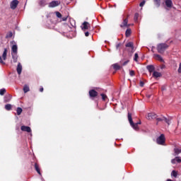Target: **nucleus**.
Segmentation results:
<instances>
[{
	"instance_id": "nucleus-43",
	"label": "nucleus",
	"mask_w": 181,
	"mask_h": 181,
	"mask_svg": "<svg viewBox=\"0 0 181 181\" xmlns=\"http://www.w3.org/2000/svg\"><path fill=\"white\" fill-rule=\"evenodd\" d=\"M176 161L177 163H181V159L180 158V157H176Z\"/></svg>"
},
{
	"instance_id": "nucleus-7",
	"label": "nucleus",
	"mask_w": 181,
	"mask_h": 181,
	"mask_svg": "<svg viewBox=\"0 0 181 181\" xmlns=\"http://www.w3.org/2000/svg\"><path fill=\"white\" fill-rule=\"evenodd\" d=\"M98 95V92H97L94 89H91L89 90V96L90 98H95Z\"/></svg>"
},
{
	"instance_id": "nucleus-4",
	"label": "nucleus",
	"mask_w": 181,
	"mask_h": 181,
	"mask_svg": "<svg viewBox=\"0 0 181 181\" xmlns=\"http://www.w3.org/2000/svg\"><path fill=\"white\" fill-rule=\"evenodd\" d=\"M166 141V139L165 138V134H160L158 138L156 139V142L158 145H163Z\"/></svg>"
},
{
	"instance_id": "nucleus-26",
	"label": "nucleus",
	"mask_w": 181,
	"mask_h": 181,
	"mask_svg": "<svg viewBox=\"0 0 181 181\" xmlns=\"http://www.w3.org/2000/svg\"><path fill=\"white\" fill-rule=\"evenodd\" d=\"M153 1L157 8L160 6V0H153Z\"/></svg>"
},
{
	"instance_id": "nucleus-51",
	"label": "nucleus",
	"mask_w": 181,
	"mask_h": 181,
	"mask_svg": "<svg viewBox=\"0 0 181 181\" xmlns=\"http://www.w3.org/2000/svg\"><path fill=\"white\" fill-rule=\"evenodd\" d=\"M40 93H43V87H41V88H40Z\"/></svg>"
},
{
	"instance_id": "nucleus-20",
	"label": "nucleus",
	"mask_w": 181,
	"mask_h": 181,
	"mask_svg": "<svg viewBox=\"0 0 181 181\" xmlns=\"http://www.w3.org/2000/svg\"><path fill=\"white\" fill-rule=\"evenodd\" d=\"M11 100H12V95H7L4 97V101L6 103H9Z\"/></svg>"
},
{
	"instance_id": "nucleus-36",
	"label": "nucleus",
	"mask_w": 181,
	"mask_h": 181,
	"mask_svg": "<svg viewBox=\"0 0 181 181\" xmlns=\"http://www.w3.org/2000/svg\"><path fill=\"white\" fill-rule=\"evenodd\" d=\"M139 57V56L138 55V53H135L134 54V62H138Z\"/></svg>"
},
{
	"instance_id": "nucleus-27",
	"label": "nucleus",
	"mask_w": 181,
	"mask_h": 181,
	"mask_svg": "<svg viewBox=\"0 0 181 181\" xmlns=\"http://www.w3.org/2000/svg\"><path fill=\"white\" fill-rule=\"evenodd\" d=\"M5 108L7 111H11L12 110V105L7 104L5 105Z\"/></svg>"
},
{
	"instance_id": "nucleus-12",
	"label": "nucleus",
	"mask_w": 181,
	"mask_h": 181,
	"mask_svg": "<svg viewBox=\"0 0 181 181\" xmlns=\"http://www.w3.org/2000/svg\"><path fill=\"white\" fill-rule=\"evenodd\" d=\"M112 67H113L114 70H115L116 71L118 70H121V69H122V66H121L119 64H118V63L113 64L112 65Z\"/></svg>"
},
{
	"instance_id": "nucleus-49",
	"label": "nucleus",
	"mask_w": 181,
	"mask_h": 181,
	"mask_svg": "<svg viewBox=\"0 0 181 181\" xmlns=\"http://www.w3.org/2000/svg\"><path fill=\"white\" fill-rule=\"evenodd\" d=\"M67 16L66 17H63L62 19L63 21V22H66V21H67Z\"/></svg>"
},
{
	"instance_id": "nucleus-16",
	"label": "nucleus",
	"mask_w": 181,
	"mask_h": 181,
	"mask_svg": "<svg viewBox=\"0 0 181 181\" xmlns=\"http://www.w3.org/2000/svg\"><path fill=\"white\" fill-rule=\"evenodd\" d=\"M11 54H18V45H13L11 47Z\"/></svg>"
},
{
	"instance_id": "nucleus-33",
	"label": "nucleus",
	"mask_w": 181,
	"mask_h": 181,
	"mask_svg": "<svg viewBox=\"0 0 181 181\" xmlns=\"http://www.w3.org/2000/svg\"><path fill=\"white\" fill-rule=\"evenodd\" d=\"M138 18H139V13H136L134 14V18L135 22L138 21Z\"/></svg>"
},
{
	"instance_id": "nucleus-3",
	"label": "nucleus",
	"mask_w": 181,
	"mask_h": 181,
	"mask_svg": "<svg viewBox=\"0 0 181 181\" xmlns=\"http://www.w3.org/2000/svg\"><path fill=\"white\" fill-rule=\"evenodd\" d=\"M127 118L131 127H132L134 129H139V127H138V123H134V121L132 120V114L131 112H128Z\"/></svg>"
},
{
	"instance_id": "nucleus-10",
	"label": "nucleus",
	"mask_w": 181,
	"mask_h": 181,
	"mask_svg": "<svg viewBox=\"0 0 181 181\" xmlns=\"http://www.w3.org/2000/svg\"><path fill=\"white\" fill-rule=\"evenodd\" d=\"M146 118L147 119H156L158 115L155 113H148Z\"/></svg>"
},
{
	"instance_id": "nucleus-28",
	"label": "nucleus",
	"mask_w": 181,
	"mask_h": 181,
	"mask_svg": "<svg viewBox=\"0 0 181 181\" xmlns=\"http://www.w3.org/2000/svg\"><path fill=\"white\" fill-rule=\"evenodd\" d=\"M12 36H13V34L12 33V32L10 31L6 34V39H11Z\"/></svg>"
},
{
	"instance_id": "nucleus-48",
	"label": "nucleus",
	"mask_w": 181,
	"mask_h": 181,
	"mask_svg": "<svg viewBox=\"0 0 181 181\" xmlns=\"http://www.w3.org/2000/svg\"><path fill=\"white\" fill-rule=\"evenodd\" d=\"M121 45H122L121 43H118L117 45H116V49L121 47Z\"/></svg>"
},
{
	"instance_id": "nucleus-34",
	"label": "nucleus",
	"mask_w": 181,
	"mask_h": 181,
	"mask_svg": "<svg viewBox=\"0 0 181 181\" xmlns=\"http://www.w3.org/2000/svg\"><path fill=\"white\" fill-rule=\"evenodd\" d=\"M5 93H6V89L2 88L0 90V95H4V94H5Z\"/></svg>"
},
{
	"instance_id": "nucleus-18",
	"label": "nucleus",
	"mask_w": 181,
	"mask_h": 181,
	"mask_svg": "<svg viewBox=\"0 0 181 181\" xmlns=\"http://www.w3.org/2000/svg\"><path fill=\"white\" fill-rule=\"evenodd\" d=\"M13 63L18 62V54H11Z\"/></svg>"
},
{
	"instance_id": "nucleus-13",
	"label": "nucleus",
	"mask_w": 181,
	"mask_h": 181,
	"mask_svg": "<svg viewBox=\"0 0 181 181\" xmlns=\"http://www.w3.org/2000/svg\"><path fill=\"white\" fill-rule=\"evenodd\" d=\"M165 6L167 8H172L173 6V3L172 2V0H165Z\"/></svg>"
},
{
	"instance_id": "nucleus-15",
	"label": "nucleus",
	"mask_w": 181,
	"mask_h": 181,
	"mask_svg": "<svg viewBox=\"0 0 181 181\" xmlns=\"http://www.w3.org/2000/svg\"><path fill=\"white\" fill-rule=\"evenodd\" d=\"M35 169L37 173H38V175L42 176V173H40V168L39 167V164H37V163H35Z\"/></svg>"
},
{
	"instance_id": "nucleus-39",
	"label": "nucleus",
	"mask_w": 181,
	"mask_h": 181,
	"mask_svg": "<svg viewBox=\"0 0 181 181\" xmlns=\"http://www.w3.org/2000/svg\"><path fill=\"white\" fill-rule=\"evenodd\" d=\"M55 14H56V16H57L58 18H62V13H60V12H59V11H56L55 12Z\"/></svg>"
},
{
	"instance_id": "nucleus-40",
	"label": "nucleus",
	"mask_w": 181,
	"mask_h": 181,
	"mask_svg": "<svg viewBox=\"0 0 181 181\" xmlns=\"http://www.w3.org/2000/svg\"><path fill=\"white\" fill-rule=\"evenodd\" d=\"M129 62V59L128 58V56H127V60L125 61L122 66H127L128 62Z\"/></svg>"
},
{
	"instance_id": "nucleus-31",
	"label": "nucleus",
	"mask_w": 181,
	"mask_h": 181,
	"mask_svg": "<svg viewBox=\"0 0 181 181\" xmlns=\"http://www.w3.org/2000/svg\"><path fill=\"white\" fill-rule=\"evenodd\" d=\"M100 95L102 97L103 101H105L107 100V95H105L104 93H101Z\"/></svg>"
},
{
	"instance_id": "nucleus-14",
	"label": "nucleus",
	"mask_w": 181,
	"mask_h": 181,
	"mask_svg": "<svg viewBox=\"0 0 181 181\" xmlns=\"http://www.w3.org/2000/svg\"><path fill=\"white\" fill-rule=\"evenodd\" d=\"M146 69L148 70L149 73H153V71H155V66L153 65H148Z\"/></svg>"
},
{
	"instance_id": "nucleus-52",
	"label": "nucleus",
	"mask_w": 181,
	"mask_h": 181,
	"mask_svg": "<svg viewBox=\"0 0 181 181\" xmlns=\"http://www.w3.org/2000/svg\"><path fill=\"white\" fill-rule=\"evenodd\" d=\"M138 125H141V122H137Z\"/></svg>"
},
{
	"instance_id": "nucleus-5",
	"label": "nucleus",
	"mask_w": 181,
	"mask_h": 181,
	"mask_svg": "<svg viewBox=\"0 0 181 181\" xmlns=\"http://www.w3.org/2000/svg\"><path fill=\"white\" fill-rule=\"evenodd\" d=\"M18 5H19V1L18 0H13L10 4L11 9H16L18 8Z\"/></svg>"
},
{
	"instance_id": "nucleus-9",
	"label": "nucleus",
	"mask_w": 181,
	"mask_h": 181,
	"mask_svg": "<svg viewBox=\"0 0 181 181\" xmlns=\"http://www.w3.org/2000/svg\"><path fill=\"white\" fill-rule=\"evenodd\" d=\"M60 5V3L57 1H52L49 3V8H56V6H59Z\"/></svg>"
},
{
	"instance_id": "nucleus-6",
	"label": "nucleus",
	"mask_w": 181,
	"mask_h": 181,
	"mask_svg": "<svg viewBox=\"0 0 181 181\" xmlns=\"http://www.w3.org/2000/svg\"><path fill=\"white\" fill-rule=\"evenodd\" d=\"M128 16L123 19L122 23L120 24V28H129L131 26V24H128Z\"/></svg>"
},
{
	"instance_id": "nucleus-46",
	"label": "nucleus",
	"mask_w": 181,
	"mask_h": 181,
	"mask_svg": "<svg viewBox=\"0 0 181 181\" xmlns=\"http://www.w3.org/2000/svg\"><path fill=\"white\" fill-rule=\"evenodd\" d=\"M178 73H181V63L179 64V68H178V70H177Z\"/></svg>"
},
{
	"instance_id": "nucleus-45",
	"label": "nucleus",
	"mask_w": 181,
	"mask_h": 181,
	"mask_svg": "<svg viewBox=\"0 0 181 181\" xmlns=\"http://www.w3.org/2000/svg\"><path fill=\"white\" fill-rule=\"evenodd\" d=\"M0 63L1 64L5 65V62L2 61V57H0Z\"/></svg>"
},
{
	"instance_id": "nucleus-11",
	"label": "nucleus",
	"mask_w": 181,
	"mask_h": 181,
	"mask_svg": "<svg viewBox=\"0 0 181 181\" xmlns=\"http://www.w3.org/2000/svg\"><path fill=\"white\" fill-rule=\"evenodd\" d=\"M21 129L23 132H32V129L29 126H21Z\"/></svg>"
},
{
	"instance_id": "nucleus-8",
	"label": "nucleus",
	"mask_w": 181,
	"mask_h": 181,
	"mask_svg": "<svg viewBox=\"0 0 181 181\" xmlns=\"http://www.w3.org/2000/svg\"><path fill=\"white\" fill-rule=\"evenodd\" d=\"M82 25H83V26L81 27L82 30H88L89 28H91V25L87 21H84Z\"/></svg>"
},
{
	"instance_id": "nucleus-44",
	"label": "nucleus",
	"mask_w": 181,
	"mask_h": 181,
	"mask_svg": "<svg viewBox=\"0 0 181 181\" xmlns=\"http://www.w3.org/2000/svg\"><path fill=\"white\" fill-rule=\"evenodd\" d=\"M139 86H140V87H144V86H145V83H144V81H141Z\"/></svg>"
},
{
	"instance_id": "nucleus-23",
	"label": "nucleus",
	"mask_w": 181,
	"mask_h": 181,
	"mask_svg": "<svg viewBox=\"0 0 181 181\" xmlns=\"http://www.w3.org/2000/svg\"><path fill=\"white\" fill-rule=\"evenodd\" d=\"M131 33H132L131 28H128L125 33L126 37H129L131 36Z\"/></svg>"
},
{
	"instance_id": "nucleus-47",
	"label": "nucleus",
	"mask_w": 181,
	"mask_h": 181,
	"mask_svg": "<svg viewBox=\"0 0 181 181\" xmlns=\"http://www.w3.org/2000/svg\"><path fill=\"white\" fill-rule=\"evenodd\" d=\"M160 69H161V70H163V69H166V66L165 64H162L160 66Z\"/></svg>"
},
{
	"instance_id": "nucleus-19",
	"label": "nucleus",
	"mask_w": 181,
	"mask_h": 181,
	"mask_svg": "<svg viewBox=\"0 0 181 181\" xmlns=\"http://www.w3.org/2000/svg\"><path fill=\"white\" fill-rule=\"evenodd\" d=\"M153 77H156V78H158V77H162V74L154 71L153 73Z\"/></svg>"
},
{
	"instance_id": "nucleus-24",
	"label": "nucleus",
	"mask_w": 181,
	"mask_h": 181,
	"mask_svg": "<svg viewBox=\"0 0 181 181\" xmlns=\"http://www.w3.org/2000/svg\"><path fill=\"white\" fill-rule=\"evenodd\" d=\"M39 5L40 6H46V0H40Z\"/></svg>"
},
{
	"instance_id": "nucleus-37",
	"label": "nucleus",
	"mask_w": 181,
	"mask_h": 181,
	"mask_svg": "<svg viewBox=\"0 0 181 181\" xmlns=\"http://www.w3.org/2000/svg\"><path fill=\"white\" fill-rule=\"evenodd\" d=\"M129 76H131V77H134V76H135V71L129 70Z\"/></svg>"
},
{
	"instance_id": "nucleus-30",
	"label": "nucleus",
	"mask_w": 181,
	"mask_h": 181,
	"mask_svg": "<svg viewBox=\"0 0 181 181\" xmlns=\"http://www.w3.org/2000/svg\"><path fill=\"white\" fill-rule=\"evenodd\" d=\"M171 176H173V177H177V171L173 170L171 173Z\"/></svg>"
},
{
	"instance_id": "nucleus-29",
	"label": "nucleus",
	"mask_w": 181,
	"mask_h": 181,
	"mask_svg": "<svg viewBox=\"0 0 181 181\" xmlns=\"http://www.w3.org/2000/svg\"><path fill=\"white\" fill-rule=\"evenodd\" d=\"M22 111H23V110H22L21 107H18L16 110L17 115H21V114H22Z\"/></svg>"
},
{
	"instance_id": "nucleus-21",
	"label": "nucleus",
	"mask_w": 181,
	"mask_h": 181,
	"mask_svg": "<svg viewBox=\"0 0 181 181\" xmlns=\"http://www.w3.org/2000/svg\"><path fill=\"white\" fill-rule=\"evenodd\" d=\"M8 54V49L6 48L4 49V51L2 54L3 60H6V56Z\"/></svg>"
},
{
	"instance_id": "nucleus-38",
	"label": "nucleus",
	"mask_w": 181,
	"mask_h": 181,
	"mask_svg": "<svg viewBox=\"0 0 181 181\" xmlns=\"http://www.w3.org/2000/svg\"><path fill=\"white\" fill-rule=\"evenodd\" d=\"M156 119L157 122H160L162 121H164L165 119H163V117H156Z\"/></svg>"
},
{
	"instance_id": "nucleus-50",
	"label": "nucleus",
	"mask_w": 181,
	"mask_h": 181,
	"mask_svg": "<svg viewBox=\"0 0 181 181\" xmlns=\"http://www.w3.org/2000/svg\"><path fill=\"white\" fill-rule=\"evenodd\" d=\"M85 36H86V37L90 36V33L86 32V33H85Z\"/></svg>"
},
{
	"instance_id": "nucleus-42",
	"label": "nucleus",
	"mask_w": 181,
	"mask_h": 181,
	"mask_svg": "<svg viewBox=\"0 0 181 181\" xmlns=\"http://www.w3.org/2000/svg\"><path fill=\"white\" fill-rule=\"evenodd\" d=\"M176 157L175 158H173V159H172L171 160V163H173V165H175V164H176Z\"/></svg>"
},
{
	"instance_id": "nucleus-41",
	"label": "nucleus",
	"mask_w": 181,
	"mask_h": 181,
	"mask_svg": "<svg viewBox=\"0 0 181 181\" xmlns=\"http://www.w3.org/2000/svg\"><path fill=\"white\" fill-rule=\"evenodd\" d=\"M146 1H145V0H144L143 1H141L140 4H139V6L142 7L144 6V5H145Z\"/></svg>"
},
{
	"instance_id": "nucleus-22",
	"label": "nucleus",
	"mask_w": 181,
	"mask_h": 181,
	"mask_svg": "<svg viewBox=\"0 0 181 181\" xmlns=\"http://www.w3.org/2000/svg\"><path fill=\"white\" fill-rule=\"evenodd\" d=\"M154 57L155 59H156V60H158L159 62H163V59L159 54H154Z\"/></svg>"
},
{
	"instance_id": "nucleus-1",
	"label": "nucleus",
	"mask_w": 181,
	"mask_h": 181,
	"mask_svg": "<svg viewBox=\"0 0 181 181\" xmlns=\"http://www.w3.org/2000/svg\"><path fill=\"white\" fill-rule=\"evenodd\" d=\"M127 47L126 51L127 52L128 59L132 57V54L135 52V47L134 46V42H129L125 45Z\"/></svg>"
},
{
	"instance_id": "nucleus-2",
	"label": "nucleus",
	"mask_w": 181,
	"mask_h": 181,
	"mask_svg": "<svg viewBox=\"0 0 181 181\" xmlns=\"http://www.w3.org/2000/svg\"><path fill=\"white\" fill-rule=\"evenodd\" d=\"M169 47V45L166 43H160L157 45V51L160 54H163L165 53V50Z\"/></svg>"
},
{
	"instance_id": "nucleus-35",
	"label": "nucleus",
	"mask_w": 181,
	"mask_h": 181,
	"mask_svg": "<svg viewBox=\"0 0 181 181\" xmlns=\"http://www.w3.org/2000/svg\"><path fill=\"white\" fill-rule=\"evenodd\" d=\"M164 121L168 124V125H170V120L165 117H163Z\"/></svg>"
},
{
	"instance_id": "nucleus-25",
	"label": "nucleus",
	"mask_w": 181,
	"mask_h": 181,
	"mask_svg": "<svg viewBox=\"0 0 181 181\" xmlns=\"http://www.w3.org/2000/svg\"><path fill=\"white\" fill-rule=\"evenodd\" d=\"M23 90L25 93H26L30 90V89L29 88V86L28 85H25Z\"/></svg>"
},
{
	"instance_id": "nucleus-17",
	"label": "nucleus",
	"mask_w": 181,
	"mask_h": 181,
	"mask_svg": "<svg viewBox=\"0 0 181 181\" xmlns=\"http://www.w3.org/2000/svg\"><path fill=\"white\" fill-rule=\"evenodd\" d=\"M17 73L18 74H21L22 73V65L19 62L17 66Z\"/></svg>"
},
{
	"instance_id": "nucleus-53",
	"label": "nucleus",
	"mask_w": 181,
	"mask_h": 181,
	"mask_svg": "<svg viewBox=\"0 0 181 181\" xmlns=\"http://www.w3.org/2000/svg\"><path fill=\"white\" fill-rule=\"evenodd\" d=\"M148 98H151V95H148Z\"/></svg>"
},
{
	"instance_id": "nucleus-32",
	"label": "nucleus",
	"mask_w": 181,
	"mask_h": 181,
	"mask_svg": "<svg viewBox=\"0 0 181 181\" xmlns=\"http://www.w3.org/2000/svg\"><path fill=\"white\" fill-rule=\"evenodd\" d=\"M174 151H175V153H176V155H179V153H181V149L180 148H175Z\"/></svg>"
}]
</instances>
